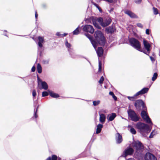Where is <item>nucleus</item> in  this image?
<instances>
[{"instance_id":"obj_1","label":"nucleus","mask_w":160,"mask_h":160,"mask_svg":"<svg viewBox=\"0 0 160 160\" xmlns=\"http://www.w3.org/2000/svg\"><path fill=\"white\" fill-rule=\"evenodd\" d=\"M131 146L133 148H129L126 149L123 152L122 155L119 158V159L122 157L126 158L128 155L132 154L135 151V154L138 155L140 154L143 151V146L142 143L138 141H134L131 144Z\"/></svg>"},{"instance_id":"obj_2","label":"nucleus","mask_w":160,"mask_h":160,"mask_svg":"<svg viewBox=\"0 0 160 160\" xmlns=\"http://www.w3.org/2000/svg\"><path fill=\"white\" fill-rule=\"evenodd\" d=\"M94 35L96 40L97 41L92 40V37L90 35L86 34L87 37L90 39L93 47L96 49L98 43L101 45H104L105 42V39L102 33L99 31H97L96 32Z\"/></svg>"},{"instance_id":"obj_3","label":"nucleus","mask_w":160,"mask_h":160,"mask_svg":"<svg viewBox=\"0 0 160 160\" xmlns=\"http://www.w3.org/2000/svg\"><path fill=\"white\" fill-rule=\"evenodd\" d=\"M136 127L142 134L144 133H148L149 132V126L143 123L138 122L136 124Z\"/></svg>"},{"instance_id":"obj_4","label":"nucleus","mask_w":160,"mask_h":160,"mask_svg":"<svg viewBox=\"0 0 160 160\" xmlns=\"http://www.w3.org/2000/svg\"><path fill=\"white\" fill-rule=\"evenodd\" d=\"M129 42L130 45L137 50L142 52L140 49L141 44L139 41L134 38H131L129 40Z\"/></svg>"},{"instance_id":"obj_5","label":"nucleus","mask_w":160,"mask_h":160,"mask_svg":"<svg viewBox=\"0 0 160 160\" xmlns=\"http://www.w3.org/2000/svg\"><path fill=\"white\" fill-rule=\"evenodd\" d=\"M128 114L132 120L134 122H137L139 120L140 118L139 116L133 110L129 109L128 111Z\"/></svg>"},{"instance_id":"obj_6","label":"nucleus","mask_w":160,"mask_h":160,"mask_svg":"<svg viewBox=\"0 0 160 160\" xmlns=\"http://www.w3.org/2000/svg\"><path fill=\"white\" fill-rule=\"evenodd\" d=\"M97 20L103 27H105L108 25L112 21L111 19L109 18H107L104 20H103L102 18H97Z\"/></svg>"},{"instance_id":"obj_7","label":"nucleus","mask_w":160,"mask_h":160,"mask_svg":"<svg viewBox=\"0 0 160 160\" xmlns=\"http://www.w3.org/2000/svg\"><path fill=\"white\" fill-rule=\"evenodd\" d=\"M141 116L147 123L150 124L151 125L152 124V122L146 111H142L141 113Z\"/></svg>"},{"instance_id":"obj_8","label":"nucleus","mask_w":160,"mask_h":160,"mask_svg":"<svg viewBox=\"0 0 160 160\" xmlns=\"http://www.w3.org/2000/svg\"><path fill=\"white\" fill-rule=\"evenodd\" d=\"M38 86L40 89H43L46 90L48 88V86L47 83L44 82L42 81L41 80H38Z\"/></svg>"},{"instance_id":"obj_9","label":"nucleus","mask_w":160,"mask_h":160,"mask_svg":"<svg viewBox=\"0 0 160 160\" xmlns=\"http://www.w3.org/2000/svg\"><path fill=\"white\" fill-rule=\"evenodd\" d=\"M83 30L84 31L88 32L92 34L94 32V29L93 27L89 25H85L83 28Z\"/></svg>"},{"instance_id":"obj_10","label":"nucleus","mask_w":160,"mask_h":160,"mask_svg":"<svg viewBox=\"0 0 160 160\" xmlns=\"http://www.w3.org/2000/svg\"><path fill=\"white\" fill-rule=\"evenodd\" d=\"M135 106L137 109L140 110L141 106L144 108V105L143 102L141 100H137L135 103Z\"/></svg>"},{"instance_id":"obj_11","label":"nucleus","mask_w":160,"mask_h":160,"mask_svg":"<svg viewBox=\"0 0 160 160\" xmlns=\"http://www.w3.org/2000/svg\"><path fill=\"white\" fill-rule=\"evenodd\" d=\"M145 160H157L155 157L152 154L150 153H147L145 157Z\"/></svg>"},{"instance_id":"obj_12","label":"nucleus","mask_w":160,"mask_h":160,"mask_svg":"<svg viewBox=\"0 0 160 160\" xmlns=\"http://www.w3.org/2000/svg\"><path fill=\"white\" fill-rule=\"evenodd\" d=\"M143 43L145 48L147 50V52L149 53L150 51V48L151 47L148 41L145 39H144L143 40Z\"/></svg>"},{"instance_id":"obj_13","label":"nucleus","mask_w":160,"mask_h":160,"mask_svg":"<svg viewBox=\"0 0 160 160\" xmlns=\"http://www.w3.org/2000/svg\"><path fill=\"white\" fill-rule=\"evenodd\" d=\"M148 88H144L140 91L137 92L135 94V96H138L140 95H142L147 93L148 91Z\"/></svg>"},{"instance_id":"obj_14","label":"nucleus","mask_w":160,"mask_h":160,"mask_svg":"<svg viewBox=\"0 0 160 160\" xmlns=\"http://www.w3.org/2000/svg\"><path fill=\"white\" fill-rule=\"evenodd\" d=\"M116 141L117 143L118 144L121 143L122 141V136L118 133H117L116 135Z\"/></svg>"},{"instance_id":"obj_15","label":"nucleus","mask_w":160,"mask_h":160,"mask_svg":"<svg viewBox=\"0 0 160 160\" xmlns=\"http://www.w3.org/2000/svg\"><path fill=\"white\" fill-rule=\"evenodd\" d=\"M116 116V113H112L108 115L107 117V119L108 121H111L113 120Z\"/></svg>"},{"instance_id":"obj_16","label":"nucleus","mask_w":160,"mask_h":160,"mask_svg":"<svg viewBox=\"0 0 160 160\" xmlns=\"http://www.w3.org/2000/svg\"><path fill=\"white\" fill-rule=\"evenodd\" d=\"M125 13L129 16L131 18H137L138 17L134 13L130 11L127 10L125 11Z\"/></svg>"},{"instance_id":"obj_17","label":"nucleus","mask_w":160,"mask_h":160,"mask_svg":"<svg viewBox=\"0 0 160 160\" xmlns=\"http://www.w3.org/2000/svg\"><path fill=\"white\" fill-rule=\"evenodd\" d=\"M115 28L112 26L108 27L105 29V31L108 33H112L115 32Z\"/></svg>"},{"instance_id":"obj_18","label":"nucleus","mask_w":160,"mask_h":160,"mask_svg":"<svg viewBox=\"0 0 160 160\" xmlns=\"http://www.w3.org/2000/svg\"><path fill=\"white\" fill-rule=\"evenodd\" d=\"M99 116V121L101 123L103 124L105 122L106 120L105 115L103 113L100 114Z\"/></svg>"},{"instance_id":"obj_19","label":"nucleus","mask_w":160,"mask_h":160,"mask_svg":"<svg viewBox=\"0 0 160 160\" xmlns=\"http://www.w3.org/2000/svg\"><path fill=\"white\" fill-rule=\"evenodd\" d=\"M96 52L98 57L102 56L103 53V49L102 47L98 48V50H96Z\"/></svg>"},{"instance_id":"obj_20","label":"nucleus","mask_w":160,"mask_h":160,"mask_svg":"<svg viewBox=\"0 0 160 160\" xmlns=\"http://www.w3.org/2000/svg\"><path fill=\"white\" fill-rule=\"evenodd\" d=\"M38 39L39 41L38 42V46L42 48V43L44 42V38L43 37H39Z\"/></svg>"},{"instance_id":"obj_21","label":"nucleus","mask_w":160,"mask_h":160,"mask_svg":"<svg viewBox=\"0 0 160 160\" xmlns=\"http://www.w3.org/2000/svg\"><path fill=\"white\" fill-rule=\"evenodd\" d=\"M48 92L50 95L53 98H56L59 97V95L58 94L55 93L49 90H48Z\"/></svg>"},{"instance_id":"obj_22","label":"nucleus","mask_w":160,"mask_h":160,"mask_svg":"<svg viewBox=\"0 0 160 160\" xmlns=\"http://www.w3.org/2000/svg\"><path fill=\"white\" fill-rule=\"evenodd\" d=\"M103 127V125L101 124H99L97 125V130L96 131V133L98 134L100 133Z\"/></svg>"},{"instance_id":"obj_23","label":"nucleus","mask_w":160,"mask_h":160,"mask_svg":"<svg viewBox=\"0 0 160 160\" xmlns=\"http://www.w3.org/2000/svg\"><path fill=\"white\" fill-rule=\"evenodd\" d=\"M128 128L130 129V132L133 134H135L136 133V131L132 126L128 125Z\"/></svg>"},{"instance_id":"obj_24","label":"nucleus","mask_w":160,"mask_h":160,"mask_svg":"<svg viewBox=\"0 0 160 160\" xmlns=\"http://www.w3.org/2000/svg\"><path fill=\"white\" fill-rule=\"evenodd\" d=\"M37 69L38 73H40L42 71V67L40 64L38 63L37 65Z\"/></svg>"},{"instance_id":"obj_25","label":"nucleus","mask_w":160,"mask_h":160,"mask_svg":"<svg viewBox=\"0 0 160 160\" xmlns=\"http://www.w3.org/2000/svg\"><path fill=\"white\" fill-rule=\"evenodd\" d=\"M52 160H61V159L59 157H58L55 155H52Z\"/></svg>"},{"instance_id":"obj_26","label":"nucleus","mask_w":160,"mask_h":160,"mask_svg":"<svg viewBox=\"0 0 160 160\" xmlns=\"http://www.w3.org/2000/svg\"><path fill=\"white\" fill-rule=\"evenodd\" d=\"M137 96H135V94L133 97H128V98L132 101H134L135 100V99L137 98Z\"/></svg>"},{"instance_id":"obj_27","label":"nucleus","mask_w":160,"mask_h":160,"mask_svg":"<svg viewBox=\"0 0 160 160\" xmlns=\"http://www.w3.org/2000/svg\"><path fill=\"white\" fill-rule=\"evenodd\" d=\"M79 33V31L78 30V27L73 32V34L74 35H77Z\"/></svg>"},{"instance_id":"obj_28","label":"nucleus","mask_w":160,"mask_h":160,"mask_svg":"<svg viewBox=\"0 0 160 160\" xmlns=\"http://www.w3.org/2000/svg\"><path fill=\"white\" fill-rule=\"evenodd\" d=\"M100 100H97L94 101L93 102V105L94 106H96L100 104Z\"/></svg>"},{"instance_id":"obj_29","label":"nucleus","mask_w":160,"mask_h":160,"mask_svg":"<svg viewBox=\"0 0 160 160\" xmlns=\"http://www.w3.org/2000/svg\"><path fill=\"white\" fill-rule=\"evenodd\" d=\"M156 134V132L155 131L153 130L151 133L149 137L150 138H152L153 136Z\"/></svg>"},{"instance_id":"obj_30","label":"nucleus","mask_w":160,"mask_h":160,"mask_svg":"<svg viewBox=\"0 0 160 160\" xmlns=\"http://www.w3.org/2000/svg\"><path fill=\"white\" fill-rule=\"evenodd\" d=\"M158 76V74L155 72L154 73L153 76L152 78V80L153 81H155L157 78Z\"/></svg>"},{"instance_id":"obj_31","label":"nucleus","mask_w":160,"mask_h":160,"mask_svg":"<svg viewBox=\"0 0 160 160\" xmlns=\"http://www.w3.org/2000/svg\"><path fill=\"white\" fill-rule=\"evenodd\" d=\"M152 9L154 14L157 15L158 14V10L157 8L153 7Z\"/></svg>"},{"instance_id":"obj_32","label":"nucleus","mask_w":160,"mask_h":160,"mask_svg":"<svg viewBox=\"0 0 160 160\" xmlns=\"http://www.w3.org/2000/svg\"><path fill=\"white\" fill-rule=\"evenodd\" d=\"M93 25L95 27L98 29H100V27L98 24L96 22L94 21H93Z\"/></svg>"},{"instance_id":"obj_33","label":"nucleus","mask_w":160,"mask_h":160,"mask_svg":"<svg viewBox=\"0 0 160 160\" xmlns=\"http://www.w3.org/2000/svg\"><path fill=\"white\" fill-rule=\"evenodd\" d=\"M65 45L68 48V50L69 51L70 49V48L71 46V45L70 43H68V41L67 40L66 42Z\"/></svg>"},{"instance_id":"obj_34","label":"nucleus","mask_w":160,"mask_h":160,"mask_svg":"<svg viewBox=\"0 0 160 160\" xmlns=\"http://www.w3.org/2000/svg\"><path fill=\"white\" fill-rule=\"evenodd\" d=\"M101 68H102V63L100 61H99V72H100L101 71Z\"/></svg>"},{"instance_id":"obj_35","label":"nucleus","mask_w":160,"mask_h":160,"mask_svg":"<svg viewBox=\"0 0 160 160\" xmlns=\"http://www.w3.org/2000/svg\"><path fill=\"white\" fill-rule=\"evenodd\" d=\"M48 93L47 92H42V97H45L48 96Z\"/></svg>"},{"instance_id":"obj_36","label":"nucleus","mask_w":160,"mask_h":160,"mask_svg":"<svg viewBox=\"0 0 160 160\" xmlns=\"http://www.w3.org/2000/svg\"><path fill=\"white\" fill-rule=\"evenodd\" d=\"M49 60L48 59L44 60L42 61V63L44 64H48L49 63Z\"/></svg>"},{"instance_id":"obj_37","label":"nucleus","mask_w":160,"mask_h":160,"mask_svg":"<svg viewBox=\"0 0 160 160\" xmlns=\"http://www.w3.org/2000/svg\"><path fill=\"white\" fill-rule=\"evenodd\" d=\"M104 80V78L103 76H102L99 81V82L100 83H103V81Z\"/></svg>"},{"instance_id":"obj_38","label":"nucleus","mask_w":160,"mask_h":160,"mask_svg":"<svg viewBox=\"0 0 160 160\" xmlns=\"http://www.w3.org/2000/svg\"><path fill=\"white\" fill-rule=\"evenodd\" d=\"M137 26L138 27H139L141 28H143V25L141 23H138L137 24Z\"/></svg>"},{"instance_id":"obj_39","label":"nucleus","mask_w":160,"mask_h":160,"mask_svg":"<svg viewBox=\"0 0 160 160\" xmlns=\"http://www.w3.org/2000/svg\"><path fill=\"white\" fill-rule=\"evenodd\" d=\"M134 1L136 3L138 4L141 2L142 0H134Z\"/></svg>"},{"instance_id":"obj_40","label":"nucleus","mask_w":160,"mask_h":160,"mask_svg":"<svg viewBox=\"0 0 160 160\" xmlns=\"http://www.w3.org/2000/svg\"><path fill=\"white\" fill-rule=\"evenodd\" d=\"M32 96H33V97H34L36 96V91H35V90H33V91L32 92Z\"/></svg>"},{"instance_id":"obj_41","label":"nucleus","mask_w":160,"mask_h":160,"mask_svg":"<svg viewBox=\"0 0 160 160\" xmlns=\"http://www.w3.org/2000/svg\"><path fill=\"white\" fill-rule=\"evenodd\" d=\"M149 29H147L146 30V33L148 35L149 34Z\"/></svg>"},{"instance_id":"obj_42","label":"nucleus","mask_w":160,"mask_h":160,"mask_svg":"<svg viewBox=\"0 0 160 160\" xmlns=\"http://www.w3.org/2000/svg\"><path fill=\"white\" fill-rule=\"evenodd\" d=\"M35 67L33 66L32 68V72H34L35 71Z\"/></svg>"},{"instance_id":"obj_43","label":"nucleus","mask_w":160,"mask_h":160,"mask_svg":"<svg viewBox=\"0 0 160 160\" xmlns=\"http://www.w3.org/2000/svg\"><path fill=\"white\" fill-rule=\"evenodd\" d=\"M112 97L113 98V99H114L115 100H116L117 99V97L114 95V94L112 96Z\"/></svg>"},{"instance_id":"obj_44","label":"nucleus","mask_w":160,"mask_h":160,"mask_svg":"<svg viewBox=\"0 0 160 160\" xmlns=\"http://www.w3.org/2000/svg\"><path fill=\"white\" fill-rule=\"evenodd\" d=\"M37 111V109L36 112L34 113V117L35 118H36L38 117V115L36 114V112Z\"/></svg>"},{"instance_id":"obj_45","label":"nucleus","mask_w":160,"mask_h":160,"mask_svg":"<svg viewBox=\"0 0 160 160\" xmlns=\"http://www.w3.org/2000/svg\"><path fill=\"white\" fill-rule=\"evenodd\" d=\"M109 94L112 96H113L114 95V93L112 92H109Z\"/></svg>"},{"instance_id":"obj_46","label":"nucleus","mask_w":160,"mask_h":160,"mask_svg":"<svg viewBox=\"0 0 160 160\" xmlns=\"http://www.w3.org/2000/svg\"><path fill=\"white\" fill-rule=\"evenodd\" d=\"M94 5L97 8H99V7L96 4V3H94Z\"/></svg>"},{"instance_id":"obj_47","label":"nucleus","mask_w":160,"mask_h":160,"mask_svg":"<svg viewBox=\"0 0 160 160\" xmlns=\"http://www.w3.org/2000/svg\"><path fill=\"white\" fill-rule=\"evenodd\" d=\"M98 8V9L99 10L100 12H102V9H101V8L100 7L99 8Z\"/></svg>"},{"instance_id":"obj_48","label":"nucleus","mask_w":160,"mask_h":160,"mask_svg":"<svg viewBox=\"0 0 160 160\" xmlns=\"http://www.w3.org/2000/svg\"><path fill=\"white\" fill-rule=\"evenodd\" d=\"M38 15L37 14V12H35V17L36 18H37L38 17Z\"/></svg>"},{"instance_id":"obj_49","label":"nucleus","mask_w":160,"mask_h":160,"mask_svg":"<svg viewBox=\"0 0 160 160\" xmlns=\"http://www.w3.org/2000/svg\"><path fill=\"white\" fill-rule=\"evenodd\" d=\"M56 35L58 36H60V34L59 32H57Z\"/></svg>"},{"instance_id":"obj_50","label":"nucleus","mask_w":160,"mask_h":160,"mask_svg":"<svg viewBox=\"0 0 160 160\" xmlns=\"http://www.w3.org/2000/svg\"><path fill=\"white\" fill-rule=\"evenodd\" d=\"M150 58L151 60L152 61H153L154 60V58L153 57H150Z\"/></svg>"},{"instance_id":"obj_51","label":"nucleus","mask_w":160,"mask_h":160,"mask_svg":"<svg viewBox=\"0 0 160 160\" xmlns=\"http://www.w3.org/2000/svg\"><path fill=\"white\" fill-rule=\"evenodd\" d=\"M52 159V158H51L50 157H48V158L46 160H51Z\"/></svg>"},{"instance_id":"obj_52","label":"nucleus","mask_w":160,"mask_h":160,"mask_svg":"<svg viewBox=\"0 0 160 160\" xmlns=\"http://www.w3.org/2000/svg\"><path fill=\"white\" fill-rule=\"evenodd\" d=\"M67 35V33H64V34H63L62 35V36H66V35Z\"/></svg>"},{"instance_id":"obj_53","label":"nucleus","mask_w":160,"mask_h":160,"mask_svg":"<svg viewBox=\"0 0 160 160\" xmlns=\"http://www.w3.org/2000/svg\"><path fill=\"white\" fill-rule=\"evenodd\" d=\"M158 1V0H157Z\"/></svg>"}]
</instances>
